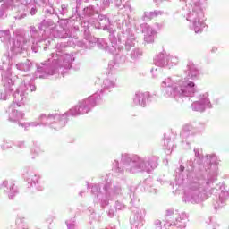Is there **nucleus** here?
Masks as SVG:
<instances>
[{"label":"nucleus","instance_id":"7ed1b4c3","mask_svg":"<svg viewBox=\"0 0 229 229\" xmlns=\"http://www.w3.org/2000/svg\"><path fill=\"white\" fill-rule=\"evenodd\" d=\"M182 169V171H183V168H181Z\"/></svg>","mask_w":229,"mask_h":229},{"label":"nucleus","instance_id":"f03ea898","mask_svg":"<svg viewBox=\"0 0 229 229\" xmlns=\"http://www.w3.org/2000/svg\"><path fill=\"white\" fill-rule=\"evenodd\" d=\"M182 169V171H183V168H181Z\"/></svg>","mask_w":229,"mask_h":229},{"label":"nucleus","instance_id":"f257e3e1","mask_svg":"<svg viewBox=\"0 0 229 229\" xmlns=\"http://www.w3.org/2000/svg\"><path fill=\"white\" fill-rule=\"evenodd\" d=\"M189 87H194V82H190Z\"/></svg>","mask_w":229,"mask_h":229}]
</instances>
